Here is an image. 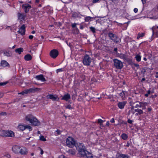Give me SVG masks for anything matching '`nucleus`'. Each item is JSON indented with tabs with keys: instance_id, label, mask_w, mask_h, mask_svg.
Instances as JSON below:
<instances>
[{
	"instance_id": "f257e3e1",
	"label": "nucleus",
	"mask_w": 158,
	"mask_h": 158,
	"mask_svg": "<svg viewBox=\"0 0 158 158\" xmlns=\"http://www.w3.org/2000/svg\"><path fill=\"white\" fill-rule=\"evenodd\" d=\"M25 118L27 121H29L32 125L38 126L40 125V122L36 117L31 114L27 115L26 117Z\"/></svg>"
},
{
	"instance_id": "f03ea898",
	"label": "nucleus",
	"mask_w": 158,
	"mask_h": 158,
	"mask_svg": "<svg viewBox=\"0 0 158 158\" xmlns=\"http://www.w3.org/2000/svg\"><path fill=\"white\" fill-rule=\"evenodd\" d=\"M66 144L69 148H73L75 146L77 147L76 141L73 138L69 136L66 139Z\"/></svg>"
},
{
	"instance_id": "7ed1b4c3",
	"label": "nucleus",
	"mask_w": 158,
	"mask_h": 158,
	"mask_svg": "<svg viewBox=\"0 0 158 158\" xmlns=\"http://www.w3.org/2000/svg\"><path fill=\"white\" fill-rule=\"evenodd\" d=\"M92 61V59L89 55L85 54L82 58L83 64L85 66H89Z\"/></svg>"
},
{
	"instance_id": "20e7f679",
	"label": "nucleus",
	"mask_w": 158,
	"mask_h": 158,
	"mask_svg": "<svg viewBox=\"0 0 158 158\" xmlns=\"http://www.w3.org/2000/svg\"><path fill=\"white\" fill-rule=\"evenodd\" d=\"M114 67L118 69H121L123 67V62L120 60L116 59L113 60Z\"/></svg>"
},
{
	"instance_id": "39448f33",
	"label": "nucleus",
	"mask_w": 158,
	"mask_h": 158,
	"mask_svg": "<svg viewBox=\"0 0 158 158\" xmlns=\"http://www.w3.org/2000/svg\"><path fill=\"white\" fill-rule=\"evenodd\" d=\"M108 35L110 39L114 42L117 43L119 42V41L118 40V37L115 34L110 32L108 33Z\"/></svg>"
},
{
	"instance_id": "423d86ee",
	"label": "nucleus",
	"mask_w": 158,
	"mask_h": 158,
	"mask_svg": "<svg viewBox=\"0 0 158 158\" xmlns=\"http://www.w3.org/2000/svg\"><path fill=\"white\" fill-rule=\"evenodd\" d=\"M22 8L23 10L25 13H27L30 9L31 8V6L27 3H25L22 6Z\"/></svg>"
},
{
	"instance_id": "0eeeda50",
	"label": "nucleus",
	"mask_w": 158,
	"mask_h": 158,
	"mask_svg": "<svg viewBox=\"0 0 158 158\" xmlns=\"http://www.w3.org/2000/svg\"><path fill=\"white\" fill-rule=\"evenodd\" d=\"M58 51L55 49L52 50L50 52V56L53 59L56 58L58 56Z\"/></svg>"
},
{
	"instance_id": "6e6552de",
	"label": "nucleus",
	"mask_w": 158,
	"mask_h": 158,
	"mask_svg": "<svg viewBox=\"0 0 158 158\" xmlns=\"http://www.w3.org/2000/svg\"><path fill=\"white\" fill-rule=\"evenodd\" d=\"M46 98L48 99H51L53 101H58L59 100L58 97L56 95L48 94Z\"/></svg>"
},
{
	"instance_id": "1a4fd4ad",
	"label": "nucleus",
	"mask_w": 158,
	"mask_h": 158,
	"mask_svg": "<svg viewBox=\"0 0 158 158\" xmlns=\"http://www.w3.org/2000/svg\"><path fill=\"white\" fill-rule=\"evenodd\" d=\"M28 153L27 149L25 147H20V149L19 154L20 153L22 155H26Z\"/></svg>"
},
{
	"instance_id": "9d476101",
	"label": "nucleus",
	"mask_w": 158,
	"mask_h": 158,
	"mask_svg": "<svg viewBox=\"0 0 158 158\" xmlns=\"http://www.w3.org/2000/svg\"><path fill=\"white\" fill-rule=\"evenodd\" d=\"M20 147L18 145H14L12 148L13 152L15 153L19 154Z\"/></svg>"
},
{
	"instance_id": "9b49d317",
	"label": "nucleus",
	"mask_w": 158,
	"mask_h": 158,
	"mask_svg": "<svg viewBox=\"0 0 158 158\" xmlns=\"http://www.w3.org/2000/svg\"><path fill=\"white\" fill-rule=\"evenodd\" d=\"M25 25L24 24L23 25L19 28L18 32L22 35H24L25 32Z\"/></svg>"
},
{
	"instance_id": "f8f14e48",
	"label": "nucleus",
	"mask_w": 158,
	"mask_h": 158,
	"mask_svg": "<svg viewBox=\"0 0 158 158\" xmlns=\"http://www.w3.org/2000/svg\"><path fill=\"white\" fill-rule=\"evenodd\" d=\"M35 78L37 80L40 81L42 82H44L46 81V80L43 74L36 76Z\"/></svg>"
},
{
	"instance_id": "ddd939ff",
	"label": "nucleus",
	"mask_w": 158,
	"mask_h": 158,
	"mask_svg": "<svg viewBox=\"0 0 158 158\" xmlns=\"http://www.w3.org/2000/svg\"><path fill=\"white\" fill-rule=\"evenodd\" d=\"M127 103V102L126 101L119 102L118 104V106L119 109H122L124 108Z\"/></svg>"
},
{
	"instance_id": "4468645a",
	"label": "nucleus",
	"mask_w": 158,
	"mask_h": 158,
	"mask_svg": "<svg viewBox=\"0 0 158 158\" xmlns=\"http://www.w3.org/2000/svg\"><path fill=\"white\" fill-rule=\"evenodd\" d=\"M79 153L81 155V156H85V155H86V153L87 152V151L86 149H78Z\"/></svg>"
},
{
	"instance_id": "2eb2a0df",
	"label": "nucleus",
	"mask_w": 158,
	"mask_h": 158,
	"mask_svg": "<svg viewBox=\"0 0 158 158\" xmlns=\"http://www.w3.org/2000/svg\"><path fill=\"white\" fill-rule=\"evenodd\" d=\"M18 19L21 20H24L27 16L26 14L24 13H19L18 14Z\"/></svg>"
},
{
	"instance_id": "dca6fc26",
	"label": "nucleus",
	"mask_w": 158,
	"mask_h": 158,
	"mask_svg": "<svg viewBox=\"0 0 158 158\" xmlns=\"http://www.w3.org/2000/svg\"><path fill=\"white\" fill-rule=\"evenodd\" d=\"M27 89L28 93H34L35 92L38 91L40 90V89L37 88H31Z\"/></svg>"
},
{
	"instance_id": "f3484780",
	"label": "nucleus",
	"mask_w": 158,
	"mask_h": 158,
	"mask_svg": "<svg viewBox=\"0 0 158 158\" xmlns=\"http://www.w3.org/2000/svg\"><path fill=\"white\" fill-rule=\"evenodd\" d=\"M71 97L70 95L69 94H65L62 97V99L66 101H68L70 98Z\"/></svg>"
},
{
	"instance_id": "a211bd4d",
	"label": "nucleus",
	"mask_w": 158,
	"mask_h": 158,
	"mask_svg": "<svg viewBox=\"0 0 158 158\" xmlns=\"http://www.w3.org/2000/svg\"><path fill=\"white\" fill-rule=\"evenodd\" d=\"M1 65L4 67H6L9 66L8 63L5 60H2L1 61L0 63Z\"/></svg>"
},
{
	"instance_id": "6ab92c4d",
	"label": "nucleus",
	"mask_w": 158,
	"mask_h": 158,
	"mask_svg": "<svg viewBox=\"0 0 158 158\" xmlns=\"http://www.w3.org/2000/svg\"><path fill=\"white\" fill-rule=\"evenodd\" d=\"M7 136L14 137L15 136V135L14 132L11 130L7 131Z\"/></svg>"
},
{
	"instance_id": "aec40b11",
	"label": "nucleus",
	"mask_w": 158,
	"mask_h": 158,
	"mask_svg": "<svg viewBox=\"0 0 158 158\" xmlns=\"http://www.w3.org/2000/svg\"><path fill=\"white\" fill-rule=\"evenodd\" d=\"M7 131L1 130L0 131V136L2 137H6Z\"/></svg>"
},
{
	"instance_id": "412c9836",
	"label": "nucleus",
	"mask_w": 158,
	"mask_h": 158,
	"mask_svg": "<svg viewBox=\"0 0 158 158\" xmlns=\"http://www.w3.org/2000/svg\"><path fill=\"white\" fill-rule=\"evenodd\" d=\"M73 17L74 18L80 17L81 15L79 12H73L72 14Z\"/></svg>"
},
{
	"instance_id": "4be33fe9",
	"label": "nucleus",
	"mask_w": 158,
	"mask_h": 158,
	"mask_svg": "<svg viewBox=\"0 0 158 158\" xmlns=\"http://www.w3.org/2000/svg\"><path fill=\"white\" fill-rule=\"evenodd\" d=\"M32 59L31 56L29 54H27L24 56V59L26 60L29 61Z\"/></svg>"
},
{
	"instance_id": "5701e85b",
	"label": "nucleus",
	"mask_w": 158,
	"mask_h": 158,
	"mask_svg": "<svg viewBox=\"0 0 158 158\" xmlns=\"http://www.w3.org/2000/svg\"><path fill=\"white\" fill-rule=\"evenodd\" d=\"M118 56L120 58L123 59L124 60H126L127 57V56L126 55L122 53L120 54Z\"/></svg>"
},
{
	"instance_id": "b1692460",
	"label": "nucleus",
	"mask_w": 158,
	"mask_h": 158,
	"mask_svg": "<svg viewBox=\"0 0 158 158\" xmlns=\"http://www.w3.org/2000/svg\"><path fill=\"white\" fill-rule=\"evenodd\" d=\"M66 152L72 155H74L76 153L75 150L72 149H69L68 150H67Z\"/></svg>"
},
{
	"instance_id": "393cba45",
	"label": "nucleus",
	"mask_w": 158,
	"mask_h": 158,
	"mask_svg": "<svg viewBox=\"0 0 158 158\" xmlns=\"http://www.w3.org/2000/svg\"><path fill=\"white\" fill-rule=\"evenodd\" d=\"M127 155L120 154L117 156V158H127Z\"/></svg>"
},
{
	"instance_id": "a878e982",
	"label": "nucleus",
	"mask_w": 158,
	"mask_h": 158,
	"mask_svg": "<svg viewBox=\"0 0 158 158\" xmlns=\"http://www.w3.org/2000/svg\"><path fill=\"white\" fill-rule=\"evenodd\" d=\"M77 145L78 146V150L85 149L84 145L83 143H79V144Z\"/></svg>"
},
{
	"instance_id": "bb28decb",
	"label": "nucleus",
	"mask_w": 158,
	"mask_h": 158,
	"mask_svg": "<svg viewBox=\"0 0 158 158\" xmlns=\"http://www.w3.org/2000/svg\"><path fill=\"white\" fill-rule=\"evenodd\" d=\"M85 157L86 158H93V156L91 153L88 152L87 151L86 153V155H85Z\"/></svg>"
},
{
	"instance_id": "cd10ccee",
	"label": "nucleus",
	"mask_w": 158,
	"mask_h": 158,
	"mask_svg": "<svg viewBox=\"0 0 158 158\" xmlns=\"http://www.w3.org/2000/svg\"><path fill=\"white\" fill-rule=\"evenodd\" d=\"M18 128L20 130L22 131H23L26 129L25 125L20 124L18 126Z\"/></svg>"
},
{
	"instance_id": "c85d7f7f",
	"label": "nucleus",
	"mask_w": 158,
	"mask_h": 158,
	"mask_svg": "<svg viewBox=\"0 0 158 158\" xmlns=\"http://www.w3.org/2000/svg\"><path fill=\"white\" fill-rule=\"evenodd\" d=\"M141 104V107H142V109H145L146 106L148 105V103L146 102H142L140 103Z\"/></svg>"
},
{
	"instance_id": "c756f323",
	"label": "nucleus",
	"mask_w": 158,
	"mask_h": 158,
	"mask_svg": "<svg viewBox=\"0 0 158 158\" xmlns=\"http://www.w3.org/2000/svg\"><path fill=\"white\" fill-rule=\"evenodd\" d=\"M23 51V49L22 48L16 49L15 50V52L16 53H18L19 54H20Z\"/></svg>"
},
{
	"instance_id": "7c9ffc66",
	"label": "nucleus",
	"mask_w": 158,
	"mask_h": 158,
	"mask_svg": "<svg viewBox=\"0 0 158 158\" xmlns=\"http://www.w3.org/2000/svg\"><path fill=\"white\" fill-rule=\"evenodd\" d=\"M73 32L74 34H77L79 33V30L77 27H76L75 29H73Z\"/></svg>"
},
{
	"instance_id": "2f4dec72",
	"label": "nucleus",
	"mask_w": 158,
	"mask_h": 158,
	"mask_svg": "<svg viewBox=\"0 0 158 158\" xmlns=\"http://www.w3.org/2000/svg\"><path fill=\"white\" fill-rule=\"evenodd\" d=\"M125 93H126V92L124 91H123L122 92L119 94V95L122 97V98H125Z\"/></svg>"
},
{
	"instance_id": "473e14b6",
	"label": "nucleus",
	"mask_w": 158,
	"mask_h": 158,
	"mask_svg": "<svg viewBox=\"0 0 158 158\" xmlns=\"http://www.w3.org/2000/svg\"><path fill=\"white\" fill-rule=\"evenodd\" d=\"M136 60L138 61H140L141 60V56L139 55H136L135 57Z\"/></svg>"
},
{
	"instance_id": "72a5a7b5",
	"label": "nucleus",
	"mask_w": 158,
	"mask_h": 158,
	"mask_svg": "<svg viewBox=\"0 0 158 158\" xmlns=\"http://www.w3.org/2000/svg\"><path fill=\"white\" fill-rule=\"evenodd\" d=\"M122 138L124 140H126L128 138L127 135L125 133H123L121 135Z\"/></svg>"
},
{
	"instance_id": "f704fd0d",
	"label": "nucleus",
	"mask_w": 158,
	"mask_h": 158,
	"mask_svg": "<svg viewBox=\"0 0 158 158\" xmlns=\"http://www.w3.org/2000/svg\"><path fill=\"white\" fill-rule=\"evenodd\" d=\"M28 90L27 89H25L24 90L21 92L20 93H19V94H20L22 95H24L25 94H28Z\"/></svg>"
},
{
	"instance_id": "c9c22d12",
	"label": "nucleus",
	"mask_w": 158,
	"mask_h": 158,
	"mask_svg": "<svg viewBox=\"0 0 158 158\" xmlns=\"http://www.w3.org/2000/svg\"><path fill=\"white\" fill-rule=\"evenodd\" d=\"M3 54L4 56L8 57L10 56L11 55V53L7 51L4 52Z\"/></svg>"
},
{
	"instance_id": "e433bc0d",
	"label": "nucleus",
	"mask_w": 158,
	"mask_h": 158,
	"mask_svg": "<svg viewBox=\"0 0 158 158\" xmlns=\"http://www.w3.org/2000/svg\"><path fill=\"white\" fill-rule=\"evenodd\" d=\"M144 35V33H139L137 37V39H139L140 37H142Z\"/></svg>"
},
{
	"instance_id": "4c0bfd02",
	"label": "nucleus",
	"mask_w": 158,
	"mask_h": 158,
	"mask_svg": "<svg viewBox=\"0 0 158 158\" xmlns=\"http://www.w3.org/2000/svg\"><path fill=\"white\" fill-rule=\"evenodd\" d=\"M64 68L60 69H59L56 70V72L58 73L59 72L64 71Z\"/></svg>"
},
{
	"instance_id": "58836bf2",
	"label": "nucleus",
	"mask_w": 158,
	"mask_h": 158,
	"mask_svg": "<svg viewBox=\"0 0 158 158\" xmlns=\"http://www.w3.org/2000/svg\"><path fill=\"white\" fill-rule=\"evenodd\" d=\"M25 127L26 129L29 130V131H31L32 130L31 127L30 126L25 125Z\"/></svg>"
},
{
	"instance_id": "ea45409f",
	"label": "nucleus",
	"mask_w": 158,
	"mask_h": 158,
	"mask_svg": "<svg viewBox=\"0 0 158 158\" xmlns=\"http://www.w3.org/2000/svg\"><path fill=\"white\" fill-rule=\"evenodd\" d=\"M89 28L93 33H94L96 32L95 29L94 27H89Z\"/></svg>"
},
{
	"instance_id": "a19ab883",
	"label": "nucleus",
	"mask_w": 158,
	"mask_h": 158,
	"mask_svg": "<svg viewBox=\"0 0 158 158\" xmlns=\"http://www.w3.org/2000/svg\"><path fill=\"white\" fill-rule=\"evenodd\" d=\"M40 139L43 141H46V139L44 138V137L43 135H41L40 136Z\"/></svg>"
},
{
	"instance_id": "79ce46f5",
	"label": "nucleus",
	"mask_w": 158,
	"mask_h": 158,
	"mask_svg": "<svg viewBox=\"0 0 158 158\" xmlns=\"http://www.w3.org/2000/svg\"><path fill=\"white\" fill-rule=\"evenodd\" d=\"M91 18L90 16H87L85 18V21L86 22H89Z\"/></svg>"
},
{
	"instance_id": "37998d69",
	"label": "nucleus",
	"mask_w": 158,
	"mask_h": 158,
	"mask_svg": "<svg viewBox=\"0 0 158 158\" xmlns=\"http://www.w3.org/2000/svg\"><path fill=\"white\" fill-rule=\"evenodd\" d=\"M137 102H138L139 103V104H136L135 106V108H137L138 107L141 108V104H140V103H141V102H139L137 101Z\"/></svg>"
},
{
	"instance_id": "c03bdc74",
	"label": "nucleus",
	"mask_w": 158,
	"mask_h": 158,
	"mask_svg": "<svg viewBox=\"0 0 158 158\" xmlns=\"http://www.w3.org/2000/svg\"><path fill=\"white\" fill-rule=\"evenodd\" d=\"M135 111L133 110H130L128 112V114L130 115V114H132V115H133L135 114Z\"/></svg>"
},
{
	"instance_id": "a18cd8bd",
	"label": "nucleus",
	"mask_w": 158,
	"mask_h": 158,
	"mask_svg": "<svg viewBox=\"0 0 158 158\" xmlns=\"http://www.w3.org/2000/svg\"><path fill=\"white\" fill-rule=\"evenodd\" d=\"M151 94V91L149 90L148 91L147 93L145 94L144 96L146 97H147L148 96V95Z\"/></svg>"
},
{
	"instance_id": "49530a36",
	"label": "nucleus",
	"mask_w": 158,
	"mask_h": 158,
	"mask_svg": "<svg viewBox=\"0 0 158 158\" xmlns=\"http://www.w3.org/2000/svg\"><path fill=\"white\" fill-rule=\"evenodd\" d=\"M137 112L139 114V115H141L143 114V111L142 110L138 109Z\"/></svg>"
},
{
	"instance_id": "de8ad7c7",
	"label": "nucleus",
	"mask_w": 158,
	"mask_h": 158,
	"mask_svg": "<svg viewBox=\"0 0 158 158\" xmlns=\"http://www.w3.org/2000/svg\"><path fill=\"white\" fill-rule=\"evenodd\" d=\"M146 72V69L144 68L142 69L141 70V73L144 75L145 72Z\"/></svg>"
},
{
	"instance_id": "09e8293b",
	"label": "nucleus",
	"mask_w": 158,
	"mask_h": 158,
	"mask_svg": "<svg viewBox=\"0 0 158 158\" xmlns=\"http://www.w3.org/2000/svg\"><path fill=\"white\" fill-rule=\"evenodd\" d=\"M103 121L101 119H99L98 120V123H100V125H101L102 124V123L103 122Z\"/></svg>"
},
{
	"instance_id": "8fccbe9b",
	"label": "nucleus",
	"mask_w": 158,
	"mask_h": 158,
	"mask_svg": "<svg viewBox=\"0 0 158 158\" xmlns=\"http://www.w3.org/2000/svg\"><path fill=\"white\" fill-rule=\"evenodd\" d=\"M66 108L70 110H71L73 108L71 107V106L70 105H67L66 106Z\"/></svg>"
},
{
	"instance_id": "3c124183",
	"label": "nucleus",
	"mask_w": 158,
	"mask_h": 158,
	"mask_svg": "<svg viewBox=\"0 0 158 158\" xmlns=\"http://www.w3.org/2000/svg\"><path fill=\"white\" fill-rule=\"evenodd\" d=\"M77 24L76 23H74L72 24V25H71L72 27L73 28H76V27H76V25Z\"/></svg>"
},
{
	"instance_id": "603ef678",
	"label": "nucleus",
	"mask_w": 158,
	"mask_h": 158,
	"mask_svg": "<svg viewBox=\"0 0 158 158\" xmlns=\"http://www.w3.org/2000/svg\"><path fill=\"white\" fill-rule=\"evenodd\" d=\"M7 83V82H1L0 83V86L4 85H6Z\"/></svg>"
},
{
	"instance_id": "864d4df0",
	"label": "nucleus",
	"mask_w": 158,
	"mask_h": 158,
	"mask_svg": "<svg viewBox=\"0 0 158 158\" xmlns=\"http://www.w3.org/2000/svg\"><path fill=\"white\" fill-rule=\"evenodd\" d=\"M133 121L131 120L130 119H128L127 120V122L130 124H132L133 122Z\"/></svg>"
},
{
	"instance_id": "5fc2aeb1",
	"label": "nucleus",
	"mask_w": 158,
	"mask_h": 158,
	"mask_svg": "<svg viewBox=\"0 0 158 158\" xmlns=\"http://www.w3.org/2000/svg\"><path fill=\"white\" fill-rule=\"evenodd\" d=\"M0 115H6V112H2L0 113Z\"/></svg>"
},
{
	"instance_id": "6e6d98bb",
	"label": "nucleus",
	"mask_w": 158,
	"mask_h": 158,
	"mask_svg": "<svg viewBox=\"0 0 158 158\" xmlns=\"http://www.w3.org/2000/svg\"><path fill=\"white\" fill-rule=\"evenodd\" d=\"M58 158H66L64 155H61Z\"/></svg>"
},
{
	"instance_id": "4d7b16f0",
	"label": "nucleus",
	"mask_w": 158,
	"mask_h": 158,
	"mask_svg": "<svg viewBox=\"0 0 158 158\" xmlns=\"http://www.w3.org/2000/svg\"><path fill=\"white\" fill-rule=\"evenodd\" d=\"M134 65L135 67H136L137 68V69H139V64H134Z\"/></svg>"
},
{
	"instance_id": "13d9d810",
	"label": "nucleus",
	"mask_w": 158,
	"mask_h": 158,
	"mask_svg": "<svg viewBox=\"0 0 158 158\" xmlns=\"http://www.w3.org/2000/svg\"><path fill=\"white\" fill-rule=\"evenodd\" d=\"M141 1L142 2L143 5H144L145 3H146V0H141Z\"/></svg>"
},
{
	"instance_id": "bf43d9fd",
	"label": "nucleus",
	"mask_w": 158,
	"mask_h": 158,
	"mask_svg": "<svg viewBox=\"0 0 158 158\" xmlns=\"http://www.w3.org/2000/svg\"><path fill=\"white\" fill-rule=\"evenodd\" d=\"M99 0H93L92 2L94 3L98 2Z\"/></svg>"
},
{
	"instance_id": "052dcab7",
	"label": "nucleus",
	"mask_w": 158,
	"mask_h": 158,
	"mask_svg": "<svg viewBox=\"0 0 158 158\" xmlns=\"http://www.w3.org/2000/svg\"><path fill=\"white\" fill-rule=\"evenodd\" d=\"M138 10V9L137 8H135L134 9V11L135 13H137V12Z\"/></svg>"
},
{
	"instance_id": "680f3d73",
	"label": "nucleus",
	"mask_w": 158,
	"mask_h": 158,
	"mask_svg": "<svg viewBox=\"0 0 158 158\" xmlns=\"http://www.w3.org/2000/svg\"><path fill=\"white\" fill-rule=\"evenodd\" d=\"M33 38V36L32 35H30L29 36V38L30 39H32Z\"/></svg>"
},
{
	"instance_id": "e2e57ef3",
	"label": "nucleus",
	"mask_w": 158,
	"mask_h": 158,
	"mask_svg": "<svg viewBox=\"0 0 158 158\" xmlns=\"http://www.w3.org/2000/svg\"><path fill=\"white\" fill-rule=\"evenodd\" d=\"M111 123H114V118H112L110 121Z\"/></svg>"
},
{
	"instance_id": "0e129e2a",
	"label": "nucleus",
	"mask_w": 158,
	"mask_h": 158,
	"mask_svg": "<svg viewBox=\"0 0 158 158\" xmlns=\"http://www.w3.org/2000/svg\"><path fill=\"white\" fill-rule=\"evenodd\" d=\"M152 36H153L154 34V27H153L152 28Z\"/></svg>"
},
{
	"instance_id": "69168bd1",
	"label": "nucleus",
	"mask_w": 158,
	"mask_h": 158,
	"mask_svg": "<svg viewBox=\"0 0 158 158\" xmlns=\"http://www.w3.org/2000/svg\"><path fill=\"white\" fill-rule=\"evenodd\" d=\"M148 111L149 112H150L152 110V108L151 107H148Z\"/></svg>"
},
{
	"instance_id": "338daca9",
	"label": "nucleus",
	"mask_w": 158,
	"mask_h": 158,
	"mask_svg": "<svg viewBox=\"0 0 158 158\" xmlns=\"http://www.w3.org/2000/svg\"><path fill=\"white\" fill-rule=\"evenodd\" d=\"M155 35H156V37H158V31L156 32L155 33Z\"/></svg>"
},
{
	"instance_id": "774afa93",
	"label": "nucleus",
	"mask_w": 158,
	"mask_h": 158,
	"mask_svg": "<svg viewBox=\"0 0 158 158\" xmlns=\"http://www.w3.org/2000/svg\"><path fill=\"white\" fill-rule=\"evenodd\" d=\"M80 28L81 29H83L84 28V27L83 25H80Z\"/></svg>"
}]
</instances>
